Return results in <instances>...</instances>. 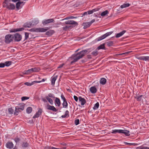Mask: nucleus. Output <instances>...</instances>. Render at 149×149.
Segmentation results:
<instances>
[{
	"label": "nucleus",
	"mask_w": 149,
	"mask_h": 149,
	"mask_svg": "<svg viewBox=\"0 0 149 149\" xmlns=\"http://www.w3.org/2000/svg\"><path fill=\"white\" fill-rule=\"evenodd\" d=\"M113 33V31H111L109 32H108L105 33L106 36L107 37L109 36L110 35H111L112 33Z\"/></svg>",
	"instance_id": "obj_50"
},
{
	"label": "nucleus",
	"mask_w": 149,
	"mask_h": 149,
	"mask_svg": "<svg viewBox=\"0 0 149 149\" xmlns=\"http://www.w3.org/2000/svg\"><path fill=\"white\" fill-rule=\"evenodd\" d=\"M28 143L26 142H24L22 144V146L23 147L26 148L28 147Z\"/></svg>",
	"instance_id": "obj_41"
},
{
	"label": "nucleus",
	"mask_w": 149,
	"mask_h": 149,
	"mask_svg": "<svg viewBox=\"0 0 149 149\" xmlns=\"http://www.w3.org/2000/svg\"><path fill=\"white\" fill-rule=\"evenodd\" d=\"M6 147L8 148H12L13 147V144L11 142H8L6 144Z\"/></svg>",
	"instance_id": "obj_14"
},
{
	"label": "nucleus",
	"mask_w": 149,
	"mask_h": 149,
	"mask_svg": "<svg viewBox=\"0 0 149 149\" xmlns=\"http://www.w3.org/2000/svg\"><path fill=\"white\" fill-rule=\"evenodd\" d=\"M61 98L63 100V101L66 100V99L65 97L64 96L63 94H62L61 95Z\"/></svg>",
	"instance_id": "obj_56"
},
{
	"label": "nucleus",
	"mask_w": 149,
	"mask_h": 149,
	"mask_svg": "<svg viewBox=\"0 0 149 149\" xmlns=\"http://www.w3.org/2000/svg\"><path fill=\"white\" fill-rule=\"evenodd\" d=\"M32 73L31 68L27 70L24 71L23 72L24 74H29Z\"/></svg>",
	"instance_id": "obj_23"
},
{
	"label": "nucleus",
	"mask_w": 149,
	"mask_h": 149,
	"mask_svg": "<svg viewBox=\"0 0 149 149\" xmlns=\"http://www.w3.org/2000/svg\"><path fill=\"white\" fill-rule=\"evenodd\" d=\"M5 66H9L11 64V61H7L4 63Z\"/></svg>",
	"instance_id": "obj_37"
},
{
	"label": "nucleus",
	"mask_w": 149,
	"mask_h": 149,
	"mask_svg": "<svg viewBox=\"0 0 149 149\" xmlns=\"http://www.w3.org/2000/svg\"><path fill=\"white\" fill-rule=\"evenodd\" d=\"M106 37H107L106 36V34H105L103 35H102V36H101L99 37L98 38V41L100 40H102L105 38Z\"/></svg>",
	"instance_id": "obj_40"
},
{
	"label": "nucleus",
	"mask_w": 149,
	"mask_h": 149,
	"mask_svg": "<svg viewBox=\"0 0 149 149\" xmlns=\"http://www.w3.org/2000/svg\"><path fill=\"white\" fill-rule=\"evenodd\" d=\"M121 131V130H112L111 133L113 134H116V133H120Z\"/></svg>",
	"instance_id": "obj_32"
},
{
	"label": "nucleus",
	"mask_w": 149,
	"mask_h": 149,
	"mask_svg": "<svg viewBox=\"0 0 149 149\" xmlns=\"http://www.w3.org/2000/svg\"><path fill=\"white\" fill-rule=\"evenodd\" d=\"M131 52V51H128V52H125L124 53L119 54H118V55H124V56H127L128 55V54Z\"/></svg>",
	"instance_id": "obj_34"
},
{
	"label": "nucleus",
	"mask_w": 149,
	"mask_h": 149,
	"mask_svg": "<svg viewBox=\"0 0 149 149\" xmlns=\"http://www.w3.org/2000/svg\"><path fill=\"white\" fill-rule=\"evenodd\" d=\"M79 123V119H77L75 120V124L77 125Z\"/></svg>",
	"instance_id": "obj_51"
},
{
	"label": "nucleus",
	"mask_w": 149,
	"mask_h": 149,
	"mask_svg": "<svg viewBox=\"0 0 149 149\" xmlns=\"http://www.w3.org/2000/svg\"><path fill=\"white\" fill-rule=\"evenodd\" d=\"M63 64H61L60 65L58 68H62L63 66Z\"/></svg>",
	"instance_id": "obj_64"
},
{
	"label": "nucleus",
	"mask_w": 149,
	"mask_h": 149,
	"mask_svg": "<svg viewBox=\"0 0 149 149\" xmlns=\"http://www.w3.org/2000/svg\"><path fill=\"white\" fill-rule=\"evenodd\" d=\"M13 40V35L10 34H7L5 36V42L8 44L10 43Z\"/></svg>",
	"instance_id": "obj_4"
},
{
	"label": "nucleus",
	"mask_w": 149,
	"mask_h": 149,
	"mask_svg": "<svg viewBox=\"0 0 149 149\" xmlns=\"http://www.w3.org/2000/svg\"><path fill=\"white\" fill-rule=\"evenodd\" d=\"M61 104V102L60 99L56 97V104L59 107L60 106Z\"/></svg>",
	"instance_id": "obj_43"
},
{
	"label": "nucleus",
	"mask_w": 149,
	"mask_h": 149,
	"mask_svg": "<svg viewBox=\"0 0 149 149\" xmlns=\"http://www.w3.org/2000/svg\"><path fill=\"white\" fill-rule=\"evenodd\" d=\"M33 73L39 72L40 70L39 67H35L31 68Z\"/></svg>",
	"instance_id": "obj_19"
},
{
	"label": "nucleus",
	"mask_w": 149,
	"mask_h": 149,
	"mask_svg": "<svg viewBox=\"0 0 149 149\" xmlns=\"http://www.w3.org/2000/svg\"><path fill=\"white\" fill-rule=\"evenodd\" d=\"M23 2L21 1H18L16 4V8L17 9H19V8L20 6L22 3H23Z\"/></svg>",
	"instance_id": "obj_36"
},
{
	"label": "nucleus",
	"mask_w": 149,
	"mask_h": 149,
	"mask_svg": "<svg viewBox=\"0 0 149 149\" xmlns=\"http://www.w3.org/2000/svg\"><path fill=\"white\" fill-rule=\"evenodd\" d=\"M15 111L14 113V114L16 115H17L19 113V112H21L22 111L19 109L18 108H17V107H15Z\"/></svg>",
	"instance_id": "obj_25"
},
{
	"label": "nucleus",
	"mask_w": 149,
	"mask_h": 149,
	"mask_svg": "<svg viewBox=\"0 0 149 149\" xmlns=\"http://www.w3.org/2000/svg\"><path fill=\"white\" fill-rule=\"evenodd\" d=\"M99 103L98 102H97L94 105L93 108L94 110H96L98 109L99 107Z\"/></svg>",
	"instance_id": "obj_38"
},
{
	"label": "nucleus",
	"mask_w": 149,
	"mask_h": 149,
	"mask_svg": "<svg viewBox=\"0 0 149 149\" xmlns=\"http://www.w3.org/2000/svg\"><path fill=\"white\" fill-rule=\"evenodd\" d=\"M32 108L31 107H29L27 108L26 111L27 113H30L32 112Z\"/></svg>",
	"instance_id": "obj_35"
},
{
	"label": "nucleus",
	"mask_w": 149,
	"mask_h": 149,
	"mask_svg": "<svg viewBox=\"0 0 149 149\" xmlns=\"http://www.w3.org/2000/svg\"><path fill=\"white\" fill-rule=\"evenodd\" d=\"M88 14V12H85L82 15L84 16L85 15H87Z\"/></svg>",
	"instance_id": "obj_61"
},
{
	"label": "nucleus",
	"mask_w": 149,
	"mask_h": 149,
	"mask_svg": "<svg viewBox=\"0 0 149 149\" xmlns=\"http://www.w3.org/2000/svg\"><path fill=\"white\" fill-rule=\"evenodd\" d=\"M107 80L105 78H101L100 81V83L102 85H104L106 83Z\"/></svg>",
	"instance_id": "obj_22"
},
{
	"label": "nucleus",
	"mask_w": 149,
	"mask_h": 149,
	"mask_svg": "<svg viewBox=\"0 0 149 149\" xmlns=\"http://www.w3.org/2000/svg\"><path fill=\"white\" fill-rule=\"evenodd\" d=\"M137 59L147 61L149 60V56H139L136 57Z\"/></svg>",
	"instance_id": "obj_8"
},
{
	"label": "nucleus",
	"mask_w": 149,
	"mask_h": 149,
	"mask_svg": "<svg viewBox=\"0 0 149 149\" xmlns=\"http://www.w3.org/2000/svg\"><path fill=\"white\" fill-rule=\"evenodd\" d=\"M79 101L81 102V105L82 106L84 105L86 103V100L85 99L82 98L80 96L79 97Z\"/></svg>",
	"instance_id": "obj_11"
},
{
	"label": "nucleus",
	"mask_w": 149,
	"mask_h": 149,
	"mask_svg": "<svg viewBox=\"0 0 149 149\" xmlns=\"http://www.w3.org/2000/svg\"><path fill=\"white\" fill-rule=\"evenodd\" d=\"M47 108L49 110H52L54 111H56V108L53 106H52L49 104L47 105Z\"/></svg>",
	"instance_id": "obj_16"
},
{
	"label": "nucleus",
	"mask_w": 149,
	"mask_h": 149,
	"mask_svg": "<svg viewBox=\"0 0 149 149\" xmlns=\"http://www.w3.org/2000/svg\"><path fill=\"white\" fill-rule=\"evenodd\" d=\"M10 0H5L3 3V6L4 8H6L9 10H13L15 9V5L9 2Z\"/></svg>",
	"instance_id": "obj_2"
},
{
	"label": "nucleus",
	"mask_w": 149,
	"mask_h": 149,
	"mask_svg": "<svg viewBox=\"0 0 149 149\" xmlns=\"http://www.w3.org/2000/svg\"><path fill=\"white\" fill-rule=\"evenodd\" d=\"M29 97H22L21 99L22 101H24L29 99Z\"/></svg>",
	"instance_id": "obj_52"
},
{
	"label": "nucleus",
	"mask_w": 149,
	"mask_h": 149,
	"mask_svg": "<svg viewBox=\"0 0 149 149\" xmlns=\"http://www.w3.org/2000/svg\"><path fill=\"white\" fill-rule=\"evenodd\" d=\"M68 28H69L67 26H65L63 28H64V30H66V29H68Z\"/></svg>",
	"instance_id": "obj_63"
},
{
	"label": "nucleus",
	"mask_w": 149,
	"mask_h": 149,
	"mask_svg": "<svg viewBox=\"0 0 149 149\" xmlns=\"http://www.w3.org/2000/svg\"><path fill=\"white\" fill-rule=\"evenodd\" d=\"M95 21V19H93L90 22L83 23L82 25L84 26V29H86L89 27Z\"/></svg>",
	"instance_id": "obj_6"
},
{
	"label": "nucleus",
	"mask_w": 149,
	"mask_h": 149,
	"mask_svg": "<svg viewBox=\"0 0 149 149\" xmlns=\"http://www.w3.org/2000/svg\"><path fill=\"white\" fill-rule=\"evenodd\" d=\"M87 52L86 50H84L76 54L72 55L71 57L69 58V60L70 61V63L72 64L73 63L77 62L79 60L83 57L86 53Z\"/></svg>",
	"instance_id": "obj_1"
},
{
	"label": "nucleus",
	"mask_w": 149,
	"mask_h": 149,
	"mask_svg": "<svg viewBox=\"0 0 149 149\" xmlns=\"http://www.w3.org/2000/svg\"><path fill=\"white\" fill-rule=\"evenodd\" d=\"M13 35V39L15 41L19 42L22 39V36L18 33H17Z\"/></svg>",
	"instance_id": "obj_5"
},
{
	"label": "nucleus",
	"mask_w": 149,
	"mask_h": 149,
	"mask_svg": "<svg viewBox=\"0 0 149 149\" xmlns=\"http://www.w3.org/2000/svg\"><path fill=\"white\" fill-rule=\"evenodd\" d=\"M54 20V19H45L42 21V23L44 25H45L53 22Z\"/></svg>",
	"instance_id": "obj_7"
},
{
	"label": "nucleus",
	"mask_w": 149,
	"mask_h": 149,
	"mask_svg": "<svg viewBox=\"0 0 149 149\" xmlns=\"http://www.w3.org/2000/svg\"><path fill=\"white\" fill-rule=\"evenodd\" d=\"M96 11V10L95 9H93L91 10H88L87 11L88 13V14L89 15L91 14Z\"/></svg>",
	"instance_id": "obj_44"
},
{
	"label": "nucleus",
	"mask_w": 149,
	"mask_h": 149,
	"mask_svg": "<svg viewBox=\"0 0 149 149\" xmlns=\"http://www.w3.org/2000/svg\"><path fill=\"white\" fill-rule=\"evenodd\" d=\"M121 131L120 133H123L126 136H129L130 135V132L127 130H121Z\"/></svg>",
	"instance_id": "obj_17"
},
{
	"label": "nucleus",
	"mask_w": 149,
	"mask_h": 149,
	"mask_svg": "<svg viewBox=\"0 0 149 149\" xmlns=\"http://www.w3.org/2000/svg\"><path fill=\"white\" fill-rule=\"evenodd\" d=\"M51 85L52 86H54L56 80V77L54 75L51 77Z\"/></svg>",
	"instance_id": "obj_18"
},
{
	"label": "nucleus",
	"mask_w": 149,
	"mask_h": 149,
	"mask_svg": "<svg viewBox=\"0 0 149 149\" xmlns=\"http://www.w3.org/2000/svg\"><path fill=\"white\" fill-rule=\"evenodd\" d=\"M107 45L109 46H111L113 44V41H109L107 42Z\"/></svg>",
	"instance_id": "obj_45"
},
{
	"label": "nucleus",
	"mask_w": 149,
	"mask_h": 149,
	"mask_svg": "<svg viewBox=\"0 0 149 149\" xmlns=\"http://www.w3.org/2000/svg\"><path fill=\"white\" fill-rule=\"evenodd\" d=\"M29 33L27 32L25 33V40H26L29 37Z\"/></svg>",
	"instance_id": "obj_48"
},
{
	"label": "nucleus",
	"mask_w": 149,
	"mask_h": 149,
	"mask_svg": "<svg viewBox=\"0 0 149 149\" xmlns=\"http://www.w3.org/2000/svg\"><path fill=\"white\" fill-rule=\"evenodd\" d=\"M65 23L67 24H75L76 25L77 24V23L76 22L72 20L66 21L65 22Z\"/></svg>",
	"instance_id": "obj_12"
},
{
	"label": "nucleus",
	"mask_w": 149,
	"mask_h": 149,
	"mask_svg": "<svg viewBox=\"0 0 149 149\" xmlns=\"http://www.w3.org/2000/svg\"><path fill=\"white\" fill-rule=\"evenodd\" d=\"M74 100H75L76 101V102H77L78 101V97L75 96V95H74Z\"/></svg>",
	"instance_id": "obj_58"
},
{
	"label": "nucleus",
	"mask_w": 149,
	"mask_h": 149,
	"mask_svg": "<svg viewBox=\"0 0 149 149\" xmlns=\"http://www.w3.org/2000/svg\"><path fill=\"white\" fill-rule=\"evenodd\" d=\"M45 98L48 101V102L51 104H53V100L52 99H51L50 97H49V96H46Z\"/></svg>",
	"instance_id": "obj_28"
},
{
	"label": "nucleus",
	"mask_w": 149,
	"mask_h": 149,
	"mask_svg": "<svg viewBox=\"0 0 149 149\" xmlns=\"http://www.w3.org/2000/svg\"><path fill=\"white\" fill-rule=\"evenodd\" d=\"M109 13L108 11L106 10L102 12L101 14V15L102 17H104Z\"/></svg>",
	"instance_id": "obj_31"
},
{
	"label": "nucleus",
	"mask_w": 149,
	"mask_h": 149,
	"mask_svg": "<svg viewBox=\"0 0 149 149\" xmlns=\"http://www.w3.org/2000/svg\"><path fill=\"white\" fill-rule=\"evenodd\" d=\"M70 17H67L64 19H62V20H65V19H70Z\"/></svg>",
	"instance_id": "obj_62"
},
{
	"label": "nucleus",
	"mask_w": 149,
	"mask_h": 149,
	"mask_svg": "<svg viewBox=\"0 0 149 149\" xmlns=\"http://www.w3.org/2000/svg\"><path fill=\"white\" fill-rule=\"evenodd\" d=\"M130 6V4L129 3H124L121 5L120 7L121 8H123L127 7H129Z\"/></svg>",
	"instance_id": "obj_27"
},
{
	"label": "nucleus",
	"mask_w": 149,
	"mask_h": 149,
	"mask_svg": "<svg viewBox=\"0 0 149 149\" xmlns=\"http://www.w3.org/2000/svg\"><path fill=\"white\" fill-rule=\"evenodd\" d=\"M45 149H56V148L51 146H46L45 147Z\"/></svg>",
	"instance_id": "obj_47"
},
{
	"label": "nucleus",
	"mask_w": 149,
	"mask_h": 149,
	"mask_svg": "<svg viewBox=\"0 0 149 149\" xmlns=\"http://www.w3.org/2000/svg\"><path fill=\"white\" fill-rule=\"evenodd\" d=\"M24 106L25 104L23 103L19 104L16 107H17V108H18L20 110L22 111L24 109Z\"/></svg>",
	"instance_id": "obj_13"
},
{
	"label": "nucleus",
	"mask_w": 149,
	"mask_h": 149,
	"mask_svg": "<svg viewBox=\"0 0 149 149\" xmlns=\"http://www.w3.org/2000/svg\"><path fill=\"white\" fill-rule=\"evenodd\" d=\"M39 22V20L38 19H34L32 21V25H36Z\"/></svg>",
	"instance_id": "obj_21"
},
{
	"label": "nucleus",
	"mask_w": 149,
	"mask_h": 149,
	"mask_svg": "<svg viewBox=\"0 0 149 149\" xmlns=\"http://www.w3.org/2000/svg\"><path fill=\"white\" fill-rule=\"evenodd\" d=\"M8 111L9 113L12 114L14 112V110L12 108H10L8 109Z\"/></svg>",
	"instance_id": "obj_33"
},
{
	"label": "nucleus",
	"mask_w": 149,
	"mask_h": 149,
	"mask_svg": "<svg viewBox=\"0 0 149 149\" xmlns=\"http://www.w3.org/2000/svg\"><path fill=\"white\" fill-rule=\"evenodd\" d=\"M32 82L33 84V85L36 83H40L41 81H34Z\"/></svg>",
	"instance_id": "obj_54"
},
{
	"label": "nucleus",
	"mask_w": 149,
	"mask_h": 149,
	"mask_svg": "<svg viewBox=\"0 0 149 149\" xmlns=\"http://www.w3.org/2000/svg\"><path fill=\"white\" fill-rule=\"evenodd\" d=\"M91 54L94 56H96L98 54V52L97 50L93 51L91 53Z\"/></svg>",
	"instance_id": "obj_46"
},
{
	"label": "nucleus",
	"mask_w": 149,
	"mask_h": 149,
	"mask_svg": "<svg viewBox=\"0 0 149 149\" xmlns=\"http://www.w3.org/2000/svg\"><path fill=\"white\" fill-rule=\"evenodd\" d=\"M24 84L25 85H27V86H31L33 85L32 82L31 83L26 82L24 83Z\"/></svg>",
	"instance_id": "obj_49"
},
{
	"label": "nucleus",
	"mask_w": 149,
	"mask_h": 149,
	"mask_svg": "<svg viewBox=\"0 0 149 149\" xmlns=\"http://www.w3.org/2000/svg\"><path fill=\"white\" fill-rule=\"evenodd\" d=\"M126 31L123 30L120 33H117L116 34V38H118L122 36L125 32Z\"/></svg>",
	"instance_id": "obj_15"
},
{
	"label": "nucleus",
	"mask_w": 149,
	"mask_h": 149,
	"mask_svg": "<svg viewBox=\"0 0 149 149\" xmlns=\"http://www.w3.org/2000/svg\"><path fill=\"white\" fill-rule=\"evenodd\" d=\"M125 143L126 145H134V144H135L134 143H128L126 142H125Z\"/></svg>",
	"instance_id": "obj_55"
},
{
	"label": "nucleus",
	"mask_w": 149,
	"mask_h": 149,
	"mask_svg": "<svg viewBox=\"0 0 149 149\" xmlns=\"http://www.w3.org/2000/svg\"><path fill=\"white\" fill-rule=\"evenodd\" d=\"M91 92L93 93H95L97 91L96 88L95 86H92L90 88Z\"/></svg>",
	"instance_id": "obj_20"
},
{
	"label": "nucleus",
	"mask_w": 149,
	"mask_h": 149,
	"mask_svg": "<svg viewBox=\"0 0 149 149\" xmlns=\"http://www.w3.org/2000/svg\"><path fill=\"white\" fill-rule=\"evenodd\" d=\"M49 29L48 27H46L45 28H33L29 30V31L31 32H45Z\"/></svg>",
	"instance_id": "obj_3"
},
{
	"label": "nucleus",
	"mask_w": 149,
	"mask_h": 149,
	"mask_svg": "<svg viewBox=\"0 0 149 149\" xmlns=\"http://www.w3.org/2000/svg\"><path fill=\"white\" fill-rule=\"evenodd\" d=\"M104 44H102L99 46L97 48V49L98 50L100 49H103L104 48Z\"/></svg>",
	"instance_id": "obj_42"
},
{
	"label": "nucleus",
	"mask_w": 149,
	"mask_h": 149,
	"mask_svg": "<svg viewBox=\"0 0 149 149\" xmlns=\"http://www.w3.org/2000/svg\"><path fill=\"white\" fill-rule=\"evenodd\" d=\"M143 97V96L142 95H136L135 98L137 99L138 101H140L141 100Z\"/></svg>",
	"instance_id": "obj_30"
},
{
	"label": "nucleus",
	"mask_w": 149,
	"mask_h": 149,
	"mask_svg": "<svg viewBox=\"0 0 149 149\" xmlns=\"http://www.w3.org/2000/svg\"><path fill=\"white\" fill-rule=\"evenodd\" d=\"M14 141L16 143H17L20 141V139L18 138L17 137L15 139Z\"/></svg>",
	"instance_id": "obj_53"
},
{
	"label": "nucleus",
	"mask_w": 149,
	"mask_h": 149,
	"mask_svg": "<svg viewBox=\"0 0 149 149\" xmlns=\"http://www.w3.org/2000/svg\"><path fill=\"white\" fill-rule=\"evenodd\" d=\"M32 25V23L31 22H27L24 24V26L25 27H30Z\"/></svg>",
	"instance_id": "obj_24"
},
{
	"label": "nucleus",
	"mask_w": 149,
	"mask_h": 149,
	"mask_svg": "<svg viewBox=\"0 0 149 149\" xmlns=\"http://www.w3.org/2000/svg\"><path fill=\"white\" fill-rule=\"evenodd\" d=\"M24 30V29L23 28H21L18 29H13L10 30V33L15 32L17 31H22Z\"/></svg>",
	"instance_id": "obj_10"
},
{
	"label": "nucleus",
	"mask_w": 149,
	"mask_h": 149,
	"mask_svg": "<svg viewBox=\"0 0 149 149\" xmlns=\"http://www.w3.org/2000/svg\"><path fill=\"white\" fill-rule=\"evenodd\" d=\"M63 107L65 108H67L68 106V104L66 100H64L63 101V102L62 104Z\"/></svg>",
	"instance_id": "obj_29"
},
{
	"label": "nucleus",
	"mask_w": 149,
	"mask_h": 149,
	"mask_svg": "<svg viewBox=\"0 0 149 149\" xmlns=\"http://www.w3.org/2000/svg\"><path fill=\"white\" fill-rule=\"evenodd\" d=\"M42 113V110L41 109H39L38 111L33 116V118H35L38 117Z\"/></svg>",
	"instance_id": "obj_9"
},
{
	"label": "nucleus",
	"mask_w": 149,
	"mask_h": 149,
	"mask_svg": "<svg viewBox=\"0 0 149 149\" xmlns=\"http://www.w3.org/2000/svg\"><path fill=\"white\" fill-rule=\"evenodd\" d=\"M54 33V31L53 30L49 31L46 33L47 35L51 36Z\"/></svg>",
	"instance_id": "obj_39"
},
{
	"label": "nucleus",
	"mask_w": 149,
	"mask_h": 149,
	"mask_svg": "<svg viewBox=\"0 0 149 149\" xmlns=\"http://www.w3.org/2000/svg\"><path fill=\"white\" fill-rule=\"evenodd\" d=\"M140 149H149V148L148 147H142Z\"/></svg>",
	"instance_id": "obj_60"
},
{
	"label": "nucleus",
	"mask_w": 149,
	"mask_h": 149,
	"mask_svg": "<svg viewBox=\"0 0 149 149\" xmlns=\"http://www.w3.org/2000/svg\"><path fill=\"white\" fill-rule=\"evenodd\" d=\"M69 112L68 110H66L65 112V113L64 115H62L61 117L62 118H65L66 117H68L69 116Z\"/></svg>",
	"instance_id": "obj_26"
},
{
	"label": "nucleus",
	"mask_w": 149,
	"mask_h": 149,
	"mask_svg": "<svg viewBox=\"0 0 149 149\" xmlns=\"http://www.w3.org/2000/svg\"><path fill=\"white\" fill-rule=\"evenodd\" d=\"M48 96H49V97H54V95L53 94H52L51 93H49L48 95Z\"/></svg>",
	"instance_id": "obj_59"
},
{
	"label": "nucleus",
	"mask_w": 149,
	"mask_h": 149,
	"mask_svg": "<svg viewBox=\"0 0 149 149\" xmlns=\"http://www.w3.org/2000/svg\"><path fill=\"white\" fill-rule=\"evenodd\" d=\"M5 65L4 63H0V68H3L5 67Z\"/></svg>",
	"instance_id": "obj_57"
}]
</instances>
